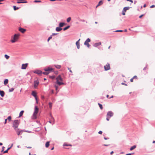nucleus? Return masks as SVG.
Returning a JSON list of instances; mask_svg holds the SVG:
<instances>
[{
	"label": "nucleus",
	"instance_id": "47",
	"mask_svg": "<svg viewBox=\"0 0 155 155\" xmlns=\"http://www.w3.org/2000/svg\"><path fill=\"white\" fill-rule=\"evenodd\" d=\"M57 34H58L57 33H53L52 34V35L51 36H53V35H57Z\"/></svg>",
	"mask_w": 155,
	"mask_h": 155
},
{
	"label": "nucleus",
	"instance_id": "7",
	"mask_svg": "<svg viewBox=\"0 0 155 155\" xmlns=\"http://www.w3.org/2000/svg\"><path fill=\"white\" fill-rule=\"evenodd\" d=\"M50 116H51V119H52V121H51V120H50L48 121V122L51 124H52L53 125L55 123L54 119V118L52 116L51 114H50Z\"/></svg>",
	"mask_w": 155,
	"mask_h": 155
},
{
	"label": "nucleus",
	"instance_id": "11",
	"mask_svg": "<svg viewBox=\"0 0 155 155\" xmlns=\"http://www.w3.org/2000/svg\"><path fill=\"white\" fill-rule=\"evenodd\" d=\"M114 113L111 111H108L107 114V116L111 117L113 116Z\"/></svg>",
	"mask_w": 155,
	"mask_h": 155
},
{
	"label": "nucleus",
	"instance_id": "53",
	"mask_svg": "<svg viewBox=\"0 0 155 155\" xmlns=\"http://www.w3.org/2000/svg\"><path fill=\"white\" fill-rule=\"evenodd\" d=\"M7 119H5V123H4V124H5L6 123H7Z\"/></svg>",
	"mask_w": 155,
	"mask_h": 155
},
{
	"label": "nucleus",
	"instance_id": "28",
	"mask_svg": "<svg viewBox=\"0 0 155 155\" xmlns=\"http://www.w3.org/2000/svg\"><path fill=\"white\" fill-rule=\"evenodd\" d=\"M70 27V25H68L66 27H65L63 29L64 31H65L67 29H68Z\"/></svg>",
	"mask_w": 155,
	"mask_h": 155
},
{
	"label": "nucleus",
	"instance_id": "33",
	"mask_svg": "<svg viewBox=\"0 0 155 155\" xmlns=\"http://www.w3.org/2000/svg\"><path fill=\"white\" fill-rule=\"evenodd\" d=\"M49 73V72H48L47 71L44 72H42V74L45 75H48Z\"/></svg>",
	"mask_w": 155,
	"mask_h": 155
},
{
	"label": "nucleus",
	"instance_id": "48",
	"mask_svg": "<svg viewBox=\"0 0 155 155\" xmlns=\"http://www.w3.org/2000/svg\"><path fill=\"white\" fill-rule=\"evenodd\" d=\"M155 7V5H151V6H150V8H152L154 7Z\"/></svg>",
	"mask_w": 155,
	"mask_h": 155
},
{
	"label": "nucleus",
	"instance_id": "27",
	"mask_svg": "<svg viewBox=\"0 0 155 155\" xmlns=\"http://www.w3.org/2000/svg\"><path fill=\"white\" fill-rule=\"evenodd\" d=\"M136 145H134L130 147V150H132L134 149H135L136 148Z\"/></svg>",
	"mask_w": 155,
	"mask_h": 155
},
{
	"label": "nucleus",
	"instance_id": "64",
	"mask_svg": "<svg viewBox=\"0 0 155 155\" xmlns=\"http://www.w3.org/2000/svg\"><path fill=\"white\" fill-rule=\"evenodd\" d=\"M114 97L113 96H112L110 98V99L111 98H113Z\"/></svg>",
	"mask_w": 155,
	"mask_h": 155
},
{
	"label": "nucleus",
	"instance_id": "51",
	"mask_svg": "<svg viewBox=\"0 0 155 155\" xmlns=\"http://www.w3.org/2000/svg\"><path fill=\"white\" fill-rule=\"evenodd\" d=\"M133 78H131L130 80V81L131 82H133Z\"/></svg>",
	"mask_w": 155,
	"mask_h": 155
},
{
	"label": "nucleus",
	"instance_id": "31",
	"mask_svg": "<svg viewBox=\"0 0 155 155\" xmlns=\"http://www.w3.org/2000/svg\"><path fill=\"white\" fill-rule=\"evenodd\" d=\"M71 19V18L70 17H68L67 19V21L68 22H69Z\"/></svg>",
	"mask_w": 155,
	"mask_h": 155
},
{
	"label": "nucleus",
	"instance_id": "56",
	"mask_svg": "<svg viewBox=\"0 0 155 155\" xmlns=\"http://www.w3.org/2000/svg\"><path fill=\"white\" fill-rule=\"evenodd\" d=\"M35 99L36 101H38V99H37V96L36 97H35Z\"/></svg>",
	"mask_w": 155,
	"mask_h": 155
},
{
	"label": "nucleus",
	"instance_id": "41",
	"mask_svg": "<svg viewBox=\"0 0 155 155\" xmlns=\"http://www.w3.org/2000/svg\"><path fill=\"white\" fill-rule=\"evenodd\" d=\"M63 146H68V144H67L66 143H64L63 144Z\"/></svg>",
	"mask_w": 155,
	"mask_h": 155
},
{
	"label": "nucleus",
	"instance_id": "35",
	"mask_svg": "<svg viewBox=\"0 0 155 155\" xmlns=\"http://www.w3.org/2000/svg\"><path fill=\"white\" fill-rule=\"evenodd\" d=\"M98 104L100 108L101 109H103L102 105L101 104L99 103H98Z\"/></svg>",
	"mask_w": 155,
	"mask_h": 155
},
{
	"label": "nucleus",
	"instance_id": "20",
	"mask_svg": "<svg viewBox=\"0 0 155 155\" xmlns=\"http://www.w3.org/2000/svg\"><path fill=\"white\" fill-rule=\"evenodd\" d=\"M62 29V28H61L60 27H58L56 28L55 30L59 32L61 31Z\"/></svg>",
	"mask_w": 155,
	"mask_h": 155
},
{
	"label": "nucleus",
	"instance_id": "59",
	"mask_svg": "<svg viewBox=\"0 0 155 155\" xmlns=\"http://www.w3.org/2000/svg\"><path fill=\"white\" fill-rule=\"evenodd\" d=\"M51 77L52 78H54V76H51Z\"/></svg>",
	"mask_w": 155,
	"mask_h": 155
},
{
	"label": "nucleus",
	"instance_id": "10",
	"mask_svg": "<svg viewBox=\"0 0 155 155\" xmlns=\"http://www.w3.org/2000/svg\"><path fill=\"white\" fill-rule=\"evenodd\" d=\"M104 68L105 71L109 70L110 69V64L108 63H107L106 65L104 66Z\"/></svg>",
	"mask_w": 155,
	"mask_h": 155
},
{
	"label": "nucleus",
	"instance_id": "12",
	"mask_svg": "<svg viewBox=\"0 0 155 155\" xmlns=\"http://www.w3.org/2000/svg\"><path fill=\"white\" fill-rule=\"evenodd\" d=\"M28 64L26 63L25 64H22V65L21 68L22 69H26V67L27 66Z\"/></svg>",
	"mask_w": 155,
	"mask_h": 155
},
{
	"label": "nucleus",
	"instance_id": "36",
	"mask_svg": "<svg viewBox=\"0 0 155 155\" xmlns=\"http://www.w3.org/2000/svg\"><path fill=\"white\" fill-rule=\"evenodd\" d=\"M5 57L7 59H8L9 58V56L7 54L5 55Z\"/></svg>",
	"mask_w": 155,
	"mask_h": 155
},
{
	"label": "nucleus",
	"instance_id": "37",
	"mask_svg": "<svg viewBox=\"0 0 155 155\" xmlns=\"http://www.w3.org/2000/svg\"><path fill=\"white\" fill-rule=\"evenodd\" d=\"M11 116H9L8 117L7 119H8L9 121H10L11 120Z\"/></svg>",
	"mask_w": 155,
	"mask_h": 155
},
{
	"label": "nucleus",
	"instance_id": "63",
	"mask_svg": "<svg viewBox=\"0 0 155 155\" xmlns=\"http://www.w3.org/2000/svg\"><path fill=\"white\" fill-rule=\"evenodd\" d=\"M146 6V4H144V5H143V7H145Z\"/></svg>",
	"mask_w": 155,
	"mask_h": 155
},
{
	"label": "nucleus",
	"instance_id": "58",
	"mask_svg": "<svg viewBox=\"0 0 155 155\" xmlns=\"http://www.w3.org/2000/svg\"><path fill=\"white\" fill-rule=\"evenodd\" d=\"M126 155H132V154L130 153H129L126 154Z\"/></svg>",
	"mask_w": 155,
	"mask_h": 155
},
{
	"label": "nucleus",
	"instance_id": "23",
	"mask_svg": "<svg viewBox=\"0 0 155 155\" xmlns=\"http://www.w3.org/2000/svg\"><path fill=\"white\" fill-rule=\"evenodd\" d=\"M65 24L64 23L61 22L59 24V27L61 28L63 27Z\"/></svg>",
	"mask_w": 155,
	"mask_h": 155
},
{
	"label": "nucleus",
	"instance_id": "40",
	"mask_svg": "<svg viewBox=\"0 0 155 155\" xmlns=\"http://www.w3.org/2000/svg\"><path fill=\"white\" fill-rule=\"evenodd\" d=\"M24 131L25 132H27V133H32V132L31 131H28V130H25Z\"/></svg>",
	"mask_w": 155,
	"mask_h": 155
},
{
	"label": "nucleus",
	"instance_id": "38",
	"mask_svg": "<svg viewBox=\"0 0 155 155\" xmlns=\"http://www.w3.org/2000/svg\"><path fill=\"white\" fill-rule=\"evenodd\" d=\"M49 107L50 108H51L52 107V103L50 102L49 104Z\"/></svg>",
	"mask_w": 155,
	"mask_h": 155
},
{
	"label": "nucleus",
	"instance_id": "2",
	"mask_svg": "<svg viewBox=\"0 0 155 155\" xmlns=\"http://www.w3.org/2000/svg\"><path fill=\"white\" fill-rule=\"evenodd\" d=\"M19 36V34H15L14 35L13 37V38L12 37V39L11 41V42L12 43L16 42L18 40Z\"/></svg>",
	"mask_w": 155,
	"mask_h": 155
},
{
	"label": "nucleus",
	"instance_id": "24",
	"mask_svg": "<svg viewBox=\"0 0 155 155\" xmlns=\"http://www.w3.org/2000/svg\"><path fill=\"white\" fill-rule=\"evenodd\" d=\"M54 66L55 68L58 69H60L61 68V66L59 65L55 64Z\"/></svg>",
	"mask_w": 155,
	"mask_h": 155
},
{
	"label": "nucleus",
	"instance_id": "39",
	"mask_svg": "<svg viewBox=\"0 0 155 155\" xmlns=\"http://www.w3.org/2000/svg\"><path fill=\"white\" fill-rule=\"evenodd\" d=\"M52 38V36L51 35V36H50L48 38V40H47L48 41V42Z\"/></svg>",
	"mask_w": 155,
	"mask_h": 155
},
{
	"label": "nucleus",
	"instance_id": "55",
	"mask_svg": "<svg viewBox=\"0 0 155 155\" xmlns=\"http://www.w3.org/2000/svg\"><path fill=\"white\" fill-rule=\"evenodd\" d=\"M143 15H142L140 16H139V18H141L143 16Z\"/></svg>",
	"mask_w": 155,
	"mask_h": 155
},
{
	"label": "nucleus",
	"instance_id": "34",
	"mask_svg": "<svg viewBox=\"0 0 155 155\" xmlns=\"http://www.w3.org/2000/svg\"><path fill=\"white\" fill-rule=\"evenodd\" d=\"M14 88H11L9 89V92H12L14 91Z\"/></svg>",
	"mask_w": 155,
	"mask_h": 155
},
{
	"label": "nucleus",
	"instance_id": "9",
	"mask_svg": "<svg viewBox=\"0 0 155 155\" xmlns=\"http://www.w3.org/2000/svg\"><path fill=\"white\" fill-rule=\"evenodd\" d=\"M44 70L45 71L49 72L50 73V72L53 69L52 68L48 67L47 68H44Z\"/></svg>",
	"mask_w": 155,
	"mask_h": 155
},
{
	"label": "nucleus",
	"instance_id": "13",
	"mask_svg": "<svg viewBox=\"0 0 155 155\" xmlns=\"http://www.w3.org/2000/svg\"><path fill=\"white\" fill-rule=\"evenodd\" d=\"M15 131L17 133V134L18 135H20L21 133V132H22V130H19V129H18V128H17L16 129H15Z\"/></svg>",
	"mask_w": 155,
	"mask_h": 155
},
{
	"label": "nucleus",
	"instance_id": "43",
	"mask_svg": "<svg viewBox=\"0 0 155 155\" xmlns=\"http://www.w3.org/2000/svg\"><path fill=\"white\" fill-rule=\"evenodd\" d=\"M115 31L117 32H122L123 31L122 30H117L116 31Z\"/></svg>",
	"mask_w": 155,
	"mask_h": 155
},
{
	"label": "nucleus",
	"instance_id": "49",
	"mask_svg": "<svg viewBox=\"0 0 155 155\" xmlns=\"http://www.w3.org/2000/svg\"><path fill=\"white\" fill-rule=\"evenodd\" d=\"M109 145V144H104L103 145V146H108Z\"/></svg>",
	"mask_w": 155,
	"mask_h": 155
},
{
	"label": "nucleus",
	"instance_id": "61",
	"mask_svg": "<svg viewBox=\"0 0 155 155\" xmlns=\"http://www.w3.org/2000/svg\"><path fill=\"white\" fill-rule=\"evenodd\" d=\"M55 86V87L56 90H57V88H58L57 86Z\"/></svg>",
	"mask_w": 155,
	"mask_h": 155
},
{
	"label": "nucleus",
	"instance_id": "54",
	"mask_svg": "<svg viewBox=\"0 0 155 155\" xmlns=\"http://www.w3.org/2000/svg\"><path fill=\"white\" fill-rule=\"evenodd\" d=\"M104 139L105 140H107V139H109V138H106V137H104Z\"/></svg>",
	"mask_w": 155,
	"mask_h": 155
},
{
	"label": "nucleus",
	"instance_id": "45",
	"mask_svg": "<svg viewBox=\"0 0 155 155\" xmlns=\"http://www.w3.org/2000/svg\"><path fill=\"white\" fill-rule=\"evenodd\" d=\"M4 148H5V147H4V146L2 147V150L1 151V152H2L4 150Z\"/></svg>",
	"mask_w": 155,
	"mask_h": 155
},
{
	"label": "nucleus",
	"instance_id": "14",
	"mask_svg": "<svg viewBox=\"0 0 155 155\" xmlns=\"http://www.w3.org/2000/svg\"><path fill=\"white\" fill-rule=\"evenodd\" d=\"M34 72L38 75H40L42 74V71L39 70H36Z\"/></svg>",
	"mask_w": 155,
	"mask_h": 155
},
{
	"label": "nucleus",
	"instance_id": "22",
	"mask_svg": "<svg viewBox=\"0 0 155 155\" xmlns=\"http://www.w3.org/2000/svg\"><path fill=\"white\" fill-rule=\"evenodd\" d=\"M31 94L35 97H37V94L34 91H32Z\"/></svg>",
	"mask_w": 155,
	"mask_h": 155
},
{
	"label": "nucleus",
	"instance_id": "17",
	"mask_svg": "<svg viewBox=\"0 0 155 155\" xmlns=\"http://www.w3.org/2000/svg\"><path fill=\"white\" fill-rule=\"evenodd\" d=\"M101 45V42L98 43H96L94 44L93 45V46L94 47H96L97 46Z\"/></svg>",
	"mask_w": 155,
	"mask_h": 155
},
{
	"label": "nucleus",
	"instance_id": "30",
	"mask_svg": "<svg viewBox=\"0 0 155 155\" xmlns=\"http://www.w3.org/2000/svg\"><path fill=\"white\" fill-rule=\"evenodd\" d=\"M24 112V110H21L20 112V114H19V117H20L21 116L23 115V113Z\"/></svg>",
	"mask_w": 155,
	"mask_h": 155
},
{
	"label": "nucleus",
	"instance_id": "15",
	"mask_svg": "<svg viewBox=\"0 0 155 155\" xmlns=\"http://www.w3.org/2000/svg\"><path fill=\"white\" fill-rule=\"evenodd\" d=\"M80 39H79L77 41H76V44L77 46V48L78 49H79L80 48V43H79V41L80 40Z\"/></svg>",
	"mask_w": 155,
	"mask_h": 155
},
{
	"label": "nucleus",
	"instance_id": "3",
	"mask_svg": "<svg viewBox=\"0 0 155 155\" xmlns=\"http://www.w3.org/2000/svg\"><path fill=\"white\" fill-rule=\"evenodd\" d=\"M38 108L37 106H35V107L34 112L33 115V118L35 119L37 118V115L38 113Z\"/></svg>",
	"mask_w": 155,
	"mask_h": 155
},
{
	"label": "nucleus",
	"instance_id": "50",
	"mask_svg": "<svg viewBox=\"0 0 155 155\" xmlns=\"http://www.w3.org/2000/svg\"><path fill=\"white\" fill-rule=\"evenodd\" d=\"M137 78V77L136 75H135V76H134L133 77V79H134V78Z\"/></svg>",
	"mask_w": 155,
	"mask_h": 155
},
{
	"label": "nucleus",
	"instance_id": "18",
	"mask_svg": "<svg viewBox=\"0 0 155 155\" xmlns=\"http://www.w3.org/2000/svg\"><path fill=\"white\" fill-rule=\"evenodd\" d=\"M23 1V0H19L17 2V3L18 4L24 3H26L27 2V1Z\"/></svg>",
	"mask_w": 155,
	"mask_h": 155
},
{
	"label": "nucleus",
	"instance_id": "29",
	"mask_svg": "<svg viewBox=\"0 0 155 155\" xmlns=\"http://www.w3.org/2000/svg\"><path fill=\"white\" fill-rule=\"evenodd\" d=\"M49 145V142L48 141L46 142L45 144V147H48Z\"/></svg>",
	"mask_w": 155,
	"mask_h": 155
},
{
	"label": "nucleus",
	"instance_id": "5",
	"mask_svg": "<svg viewBox=\"0 0 155 155\" xmlns=\"http://www.w3.org/2000/svg\"><path fill=\"white\" fill-rule=\"evenodd\" d=\"M91 41V40L90 38H88L87 39L86 41L84 42V45H86L88 48H89L91 45L88 43Z\"/></svg>",
	"mask_w": 155,
	"mask_h": 155
},
{
	"label": "nucleus",
	"instance_id": "26",
	"mask_svg": "<svg viewBox=\"0 0 155 155\" xmlns=\"http://www.w3.org/2000/svg\"><path fill=\"white\" fill-rule=\"evenodd\" d=\"M8 79H5L4 82V84L5 85L7 84L8 83Z\"/></svg>",
	"mask_w": 155,
	"mask_h": 155
},
{
	"label": "nucleus",
	"instance_id": "19",
	"mask_svg": "<svg viewBox=\"0 0 155 155\" xmlns=\"http://www.w3.org/2000/svg\"><path fill=\"white\" fill-rule=\"evenodd\" d=\"M19 31L22 33H24L26 31V30L24 28H20L19 29Z\"/></svg>",
	"mask_w": 155,
	"mask_h": 155
},
{
	"label": "nucleus",
	"instance_id": "32",
	"mask_svg": "<svg viewBox=\"0 0 155 155\" xmlns=\"http://www.w3.org/2000/svg\"><path fill=\"white\" fill-rule=\"evenodd\" d=\"M13 7L14 9V10H17V9H19V8L18 7H17L15 6H13Z\"/></svg>",
	"mask_w": 155,
	"mask_h": 155
},
{
	"label": "nucleus",
	"instance_id": "60",
	"mask_svg": "<svg viewBox=\"0 0 155 155\" xmlns=\"http://www.w3.org/2000/svg\"><path fill=\"white\" fill-rule=\"evenodd\" d=\"M113 153H114L113 151H111V152H110V154H112Z\"/></svg>",
	"mask_w": 155,
	"mask_h": 155
},
{
	"label": "nucleus",
	"instance_id": "8",
	"mask_svg": "<svg viewBox=\"0 0 155 155\" xmlns=\"http://www.w3.org/2000/svg\"><path fill=\"white\" fill-rule=\"evenodd\" d=\"M34 87L35 88H36L39 84V81L38 80H37L34 81Z\"/></svg>",
	"mask_w": 155,
	"mask_h": 155
},
{
	"label": "nucleus",
	"instance_id": "6",
	"mask_svg": "<svg viewBox=\"0 0 155 155\" xmlns=\"http://www.w3.org/2000/svg\"><path fill=\"white\" fill-rule=\"evenodd\" d=\"M130 8V7L128 6L124 7L122 11V14L123 15H125V12L127 10H129Z\"/></svg>",
	"mask_w": 155,
	"mask_h": 155
},
{
	"label": "nucleus",
	"instance_id": "25",
	"mask_svg": "<svg viewBox=\"0 0 155 155\" xmlns=\"http://www.w3.org/2000/svg\"><path fill=\"white\" fill-rule=\"evenodd\" d=\"M103 4V2L102 1H100L98 3V4L96 6V8H97L98 6L100 5H101Z\"/></svg>",
	"mask_w": 155,
	"mask_h": 155
},
{
	"label": "nucleus",
	"instance_id": "44",
	"mask_svg": "<svg viewBox=\"0 0 155 155\" xmlns=\"http://www.w3.org/2000/svg\"><path fill=\"white\" fill-rule=\"evenodd\" d=\"M110 117H109L107 116V117L106 118V120L107 121H109V119Z\"/></svg>",
	"mask_w": 155,
	"mask_h": 155
},
{
	"label": "nucleus",
	"instance_id": "16",
	"mask_svg": "<svg viewBox=\"0 0 155 155\" xmlns=\"http://www.w3.org/2000/svg\"><path fill=\"white\" fill-rule=\"evenodd\" d=\"M13 146V144H12L10 147H8L7 150L4 151H3V153H6L8 152V151Z\"/></svg>",
	"mask_w": 155,
	"mask_h": 155
},
{
	"label": "nucleus",
	"instance_id": "57",
	"mask_svg": "<svg viewBox=\"0 0 155 155\" xmlns=\"http://www.w3.org/2000/svg\"><path fill=\"white\" fill-rule=\"evenodd\" d=\"M123 84V85H127V84L124 83H122V84Z\"/></svg>",
	"mask_w": 155,
	"mask_h": 155
},
{
	"label": "nucleus",
	"instance_id": "1",
	"mask_svg": "<svg viewBox=\"0 0 155 155\" xmlns=\"http://www.w3.org/2000/svg\"><path fill=\"white\" fill-rule=\"evenodd\" d=\"M56 79L57 80V83L59 85H61L64 84V83L59 81H63V79L62 78L60 75H58V76L56 78Z\"/></svg>",
	"mask_w": 155,
	"mask_h": 155
},
{
	"label": "nucleus",
	"instance_id": "21",
	"mask_svg": "<svg viewBox=\"0 0 155 155\" xmlns=\"http://www.w3.org/2000/svg\"><path fill=\"white\" fill-rule=\"evenodd\" d=\"M5 93L3 91L0 90V95L2 97H3L4 96Z\"/></svg>",
	"mask_w": 155,
	"mask_h": 155
},
{
	"label": "nucleus",
	"instance_id": "4",
	"mask_svg": "<svg viewBox=\"0 0 155 155\" xmlns=\"http://www.w3.org/2000/svg\"><path fill=\"white\" fill-rule=\"evenodd\" d=\"M19 124V123H18V120H15L13 122L12 127L15 129H17L18 127Z\"/></svg>",
	"mask_w": 155,
	"mask_h": 155
},
{
	"label": "nucleus",
	"instance_id": "42",
	"mask_svg": "<svg viewBox=\"0 0 155 155\" xmlns=\"http://www.w3.org/2000/svg\"><path fill=\"white\" fill-rule=\"evenodd\" d=\"M34 2H41L40 1L35 0Z\"/></svg>",
	"mask_w": 155,
	"mask_h": 155
},
{
	"label": "nucleus",
	"instance_id": "62",
	"mask_svg": "<svg viewBox=\"0 0 155 155\" xmlns=\"http://www.w3.org/2000/svg\"><path fill=\"white\" fill-rule=\"evenodd\" d=\"M146 67H145V68H143V70H145L146 69Z\"/></svg>",
	"mask_w": 155,
	"mask_h": 155
},
{
	"label": "nucleus",
	"instance_id": "46",
	"mask_svg": "<svg viewBox=\"0 0 155 155\" xmlns=\"http://www.w3.org/2000/svg\"><path fill=\"white\" fill-rule=\"evenodd\" d=\"M98 133L100 134H102V131H99Z\"/></svg>",
	"mask_w": 155,
	"mask_h": 155
},
{
	"label": "nucleus",
	"instance_id": "52",
	"mask_svg": "<svg viewBox=\"0 0 155 155\" xmlns=\"http://www.w3.org/2000/svg\"><path fill=\"white\" fill-rule=\"evenodd\" d=\"M80 21H82V22H84L85 21V20H84V19H82V20H80Z\"/></svg>",
	"mask_w": 155,
	"mask_h": 155
}]
</instances>
